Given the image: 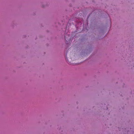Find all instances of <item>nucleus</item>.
<instances>
[{
    "mask_svg": "<svg viewBox=\"0 0 134 134\" xmlns=\"http://www.w3.org/2000/svg\"><path fill=\"white\" fill-rule=\"evenodd\" d=\"M68 37H69V38H70V36L69 35L68 36Z\"/></svg>",
    "mask_w": 134,
    "mask_h": 134,
    "instance_id": "2",
    "label": "nucleus"
},
{
    "mask_svg": "<svg viewBox=\"0 0 134 134\" xmlns=\"http://www.w3.org/2000/svg\"><path fill=\"white\" fill-rule=\"evenodd\" d=\"M65 40H66V41H67V40H68V39H67V40H66V38L65 36Z\"/></svg>",
    "mask_w": 134,
    "mask_h": 134,
    "instance_id": "1",
    "label": "nucleus"
}]
</instances>
